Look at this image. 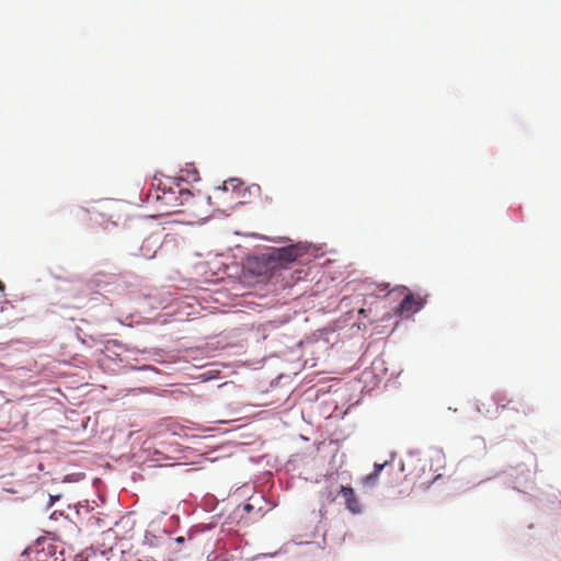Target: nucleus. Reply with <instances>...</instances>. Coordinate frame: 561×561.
Segmentation results:
<instances>
[{
    "mask_svg": "<svg viewBox=\"0 0 561 561\" xmlns=\"http://www.w3.org/2000/svg\"><path fill=\"white\" fill-rule=\"evenodd\" d=\"M147 201L154 204L163 214L183 213L181 206L192 207L196 201L193 194L180 186L171 180L157 184V187H151L147 194Z\"/></svg>",
    "mask_w": 561,
    "mask_h": 561,
    "instance_id": "1",
    "label": "nucleus"
},
{
    "mask_svg": "<svg viewBox=\"0 0 561 561\" xmlns=\"http://www.w3.org/2000/svg\"><path fill=\"white\" fill-rule=\"evenodd\" d=\"M306 254V248L300 244H291L284 248L273 249L263 255L266 266L272 272L287 270L290 264Z\"/></svg>",
    "mask_w": 561,
    "mask_h": 561,
    "instance_id": "2",
    "label": "nucleus"
},
{
    "mask_svg": "<svg viewBox=\"0 0 561 561\" xmlns=\"http://www.w3.org/2000/svg\"><path fill=\"white\" fill-rule=\"evenodd\" d=\"M403 294L404 298L397 308V313L401 317H409L410 314L417 312L426 302L425 298L420 295H414L408 291H404Z\"/></svg>",
    "mask_w": 561,
    "mask_h": 561,
    "instance_id": "3",
    "label": "nucleus"
},
{
    "mask_svg": "<svg viewBox=\"0 0 561 561\" xmlns=\"http://www.w3.org/2000/svg\"><path fill=\"white\" fill-rule=\"evenodd\" d=\"M337 493L343 497L345 507L352 514H359L362 512L359 501H358L353 488L339 485Z\"/></svg>",
    "mask_w": 561,
    "mask_h": 561,
    "instance_id": "4",
    "label": "nucleus"
},
{
    "mask_svg": "<svg viewBox=\"0 0 561 561\" xmlns=\"http://www.w3.org/2000/svg\"><path fill=\"white\" fill-rule=\"evenodd\" d=\"M161 241L158 236L151 234L144 239L140 245V254L146 259L154 257L157 250L160 248Z\"/></svg>",
    "mask_w": 561,
    "mask_h": 561,
    "instance_id": "5",
    "label": "nucleus"
},
{
    "mask_svg": "<svg viewBox=\"0 0 561 561\" xmlns=\"http://www.w3.org/2000/svg\"><path fill=\"white\" fill-rule=\"evenodd\" d=\"M392 291H398L400 295H403V293L409 291V289L405 286H399L392 290H389V285L383 283V284L377 285L371 294L375 296L386 297V296L390 295Z\"/></svg>",
    "mask_w": 561,
    "mask_h": 561,
    "instance_id": "6",
    "label": "nucleus"
},
{
    "mask_svg": "<svg viewBox=\"0 0 561 561\" xmlns=\"http://www.w3.org/2000/svg\"><path fill=\"white\" fill-rule=\"evenodd\" d=\"M242 186V183L238 179H229L228 181H225L222 186L217 187V190H221L224 192L228 191H237L240 190Z\"/></svg>",
    "mask_w": 561,
    "mask_h": 561,
    "instance_id": "7",
    "label": "nucleus"
},
{
    "mask_svg": "<svg viewBox=\"0 0 561 561\" xmlns=\"http://www.w3.org/2000/svg\"><path fill=\"white\" fill-rule=\"evenodd\" d=\"M339 491V486H336L335 489H332V488H327L324 491H322V497L325 500L327 503L331 504L335 501L336 499V495H340L337 493Z\"/></svg>",
    "mask_w": 561,
    "mask_h": 561,
    "instance_id": "8",
    "label": "nucleus"
},
{
    "mask_svg": "<svg viewBox=\"0 0 561 561\" xmlns=\"http://www.w3.org/2000/svg\"><path fill=\"white\" fill-rule=\"evenodd\" d=\"M379 476L371 472L362 479L363 485H375L378 481Z\"/></svg>",
    "mask_w": 561,
    "mask_h": 561,
    "instance_id": "9",
    "label": "nucleus"
},
{
    "mask_svg": "<svg viewBox=\"0 0 561 561\" xmlns=\"http://www.w3.org/2000/svg\"><path fill=\"white\" fill-rule=\"evenodd\" d=\"M388 465H389V462H388V461H385L383 463H375V465H374V471H373V472L379 476V474H380V472H381V470H382L386 466H388Z\"/></svg>",
    "mask_w": 561,
    "mask_h": 561,
    "instance_id": "10",
    "label": "nucleus"
},
{
    "mask_svg": "<svg viewBox=\"0 0 561 561\" xmlns=\"http://www.w3.org/2000/svg\"><path fill=\"white\" fill-rule=\"evenodd\" d=\"M209 561H227V558L224 554H217Z\"/></svg>",
    "mask_w": 561,
    "mask_h": 561,
    "instance_id": "11",
    "label": "nucleus"
},
{
    "mask_svg": "<svg viewBox=\"0 0 561 561\" xmlns=\"http://www.w3.org/2000/svg\"><path fill=\"white\" fill-rule=\"evenodd\" d=\"M523 411H524V413H529L533 411V409L530 407H527V409H524Z\"/></svg>",
    "mask_w": 561,
    "mask_h": 561,
    "instance_id": "12",
    "label": "nucleus"
},
{
    "mask_svg": "<svg viewBox=\"0 0 561 561\" xmlns=\"http://www.w3.org/2000/svg\"><path fill=\"white\" fill-rule=\"evenodd\" d=\"M251 508H252V507H251V505H250V504H247V505L244 506V510H247V511H250Z\"/></svg>",
    "mask_w": 561,
    "mask_h": 561,
    "instance_id": "13",
    "label": "nucleus"
},
{
    "mask_svg": "<svg viewBox=\"0 0 561 561\" xmlns=\"http://www.w3.org/2000/svg\"><path fill=\"white\" fill-rule=\"evenodd\" d=\"M183 540H184V539H183V537H179V538L176 539V541H178V542H183Z\"/></svg>",
    "mask_w": 561,
    "mask_h": 561,
    "instance_id": "14",
    "label": "nucleus"
},
{
    "mask_svg": "<svg viewBox=\"0 0 561 561\" xmlns=\"http://www.w3.org/2000/svg\"><path fill=\"white\" fill-rule=\"evenodd\" d=\"M4 285L0 282V289H3Z\"/></svg>",
    "mask_w": 561,
    "mask_h": 561,
    "instance_id": "15",
    "label": "nucleus"
}]
</instances>
